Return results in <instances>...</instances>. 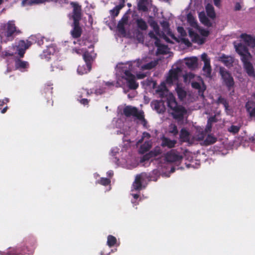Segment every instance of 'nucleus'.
<instances>
[{"label": "nucleus", "instance_id": "nucleus-7", "mask_svg": "<svg viewBox=\"0 0 255 255\" xmlns=\"http://www.w3.org/2000/svg\"><path fill=\"white\" fill-rule=\"evenodd\" d=\"M206 10L208 17L206 16L204 12H201L199 13V19L204 25L208 27L212 26L215 23V18L216 17L214 7L212 5L208 4L206 6Z\"/></svg>", "mask_w": 255, "mask_h": 255}, {"label": "nucleus", "instance_id": "nucleus-12", "mask_svg": "<svg viewBox=\"0 0 255 255\" xmlns=\"http://www.w3.org/2000/svg\"><path fill=\"white\" fill-rule=\"evenodd\" d=\"M31 43L27 40H21L18 42V44L16 45L15 47H13V52L10 53H7L6 52L5 55H13V54H16L17 53L18 55L21 57L23 56L25 50L27 49L31 45Z\"/></svg>", "mask_w": 255, "mask_h": 255}, {"label": "nucleus", "instance_id": "nucleus-17", "mask_svg": "<svg viewBox=\"0 0 255 255\" xmlns=\"http://www.w3.org/2000/svg\"><path fill=\"white\" fill-rule=\"evenodd\" d=\"M201 58L202 60L204 63V65L203 67V71L204 74L206 77H210L211 73V68L210 65V59L208 57L207 54L204 53L201 56Z\"/></svg>", "mask_w": 255, "mask_h": 255}, {"label": "nucleus", "instance_id": "nucleus-60", "mask_svg": "<svg viewBox=\"0 0 255 255\" xmlns=\"http://www.w3.org/2000/svg\"><path fill=\"white\" fill-rule=\"evenodd\" d=\"M7 109V107H5L3 109H2V110H1V113L2 114H4V113L6 112V111Z\"/></svg>", "mask_w": 255, "mask_h": 255}, {"label": "nucleus", "instance_id": "nucleus-2", "mask_svg": "<svg viewBox=\"0 0 255 255\" xmlns=\"http://www.w3.org/2000/svg\"><path fill=\"white\" fill-rule=\"evenodd\" d=\"M156 93L159 97L166 98L168 107L170 109V112L175 119L180 120L186 116L187 111L182 106L177 105L174 97L168 91L164 82L158 87Z\"/></svg>", "mask_w": 255, "mask_h": 255}, {"label": "nucleus", "instance_id": "nucleus-61", "mask_svg": "<svg viewBox=\"0 0 255 255\" xmlns=\"http://www.w3.org/2000/svg\"><path fill=\"white\" fill-rule=\"evenodd\" d=\"M162 174L163 176H165L166 177H168L169 176L168 174H166V173H162Z\"/></svg>", "mask_w": 255, "mask_h": 255}, {"label": "nucleus", "instance_id": "nucleus-59", "mask_svg": "<svg viewBox=\"0 0 255 255\" xmlns=\"http://www.w3.org/2000/svg\"><path fill=\"white\" fill-rule=\"evenodd\" d=\"M82 91H84V92H86V94L87 95H90V94L92 93V91H89V90L88 91H86V90L84 89H82Z\"/></svg>", "mask_w": 255, "mask_h": 255}, {"label": "nucleus", "instance_id": "nucleus-31", "mask_svg": "<svg viewBox=\"0 0 255 255\" xmlns=\"http://www.w3.org/2000/svg\"><path fill=\"white\" fill-rule=\"evenodd\" d=\"M248 111L252 116H255V97L252 101H249L246 104Z\"/></svg>", "mask_w": 255, "mask_h": 255}, {"label": "nucleus", "instance_id": "nucleus-54", "mask_svg": "<svg viewBox=\"0 0 255 255\" xmlns=\"http://www.w3.org/2000/svg\"><path fill=\"white\" fill-rule=\"evenodd\" d=\"M220 2H221V0H214V4L217 7H220V4H221Z\"/></svg>", "mask_w": 255, "mask_h": 255}, {"label": "nucleus", "instance_id": "nucleus-25", "mask_svg": "<svg viewBox=\"0 0 255 255\" xmlns=\"http://www.w3.org/2000/svg\"><path fill=\"white\" fill-rule=\"evenodd\" d=\"M193 142L195 140H202L204 139L205 134L203 129L201 127L195 128V131H193Z\"/></svg>", "mask_w": 255, "mask_h": 255}, {"label": "nucleus", "instance_id": "nucleus-1", "mask_svg": "<svg viewBox=\"0 0 255 255\" xmlns=\"http://www.w3.org/2000/svg\"><path fill=\"white\" fill-rule=\"evenodd\" d=\"M157 61L151 56L141 59L120 63L117 65L116 72L117 81L116 87H128L130 89H135L138 86L136 78L141 79L146 76V73L138 72V70L150 69L155 67Z\"/></svg>", "mask_w": 255, "mask_h": 255}, {"label": "nucleus", "instance_id": "nucleus-30", "mask_svg": "<svg viewBox=\"0 0 255 255\" xmlns=\"http://www.w3.org/2000/svg\"><path fill=\"white\" fill-rule=\"evenodd\" d=\"M153 109L155 110L157 113H160L163 112L165 110L163 103L161 101H154L151 104Z\"/></svg>", "mask_w": 255, "mask_h": 255}, {"label": "nucleus", "instance_id": "nucleus-11", "mask_svg": "<svg viewBox=\"0 0 255 255\" xmlns=\"http://www.w3.org/2000/svg\"><path fill=\"white\" fill-rule=\"evenodd\" d=\"M15 32H16V27L13 22L9 21L4 26V29L0 35L1 41L6 42L7 40H11Z\"/></svg>", "mask_w": 255, "mask_h": 255}, {"label": "nucleus", "instance_id": "nucleus-64", "mask_svg": "<svg viewBox=\"0 0 255 255\" xmlns=\"http://www.w3.org/2000/svg\"><path fill=\"white\" fill-rule=\"evenodd\" d=\"M131 202H132V203L133 204H134V203H135V202H134V201H133V200H132V201H131Z\"/></svg>", "mask_w": 255, "mask_h": 255}, {"label": "nucleus", "instance_id": "nucleus-47", "mask_svg": "<svg viewBox=\"0 0 255 255\" xmlns=\"http://www.w3.org/2000/svg\"><path fill=\"white\" fill-rule=\"evenodd\" d=\"M106 88H102V89L100 88L99 89H96L95 90V94L97 95H100L105 92Z\"/></svg>", "mask_w": 255, "mask_h": 255}, {"label": "nucleus", "instance_id": "nucleus-20", "mask_svg": "<svg viewBox=\"0 0 255 255\" xmlns=\"http://www.w3.org/2000/svg\"><path fill=\"white\" fill-rule=\"evenodd\" d=\"M176 91L178 98L180 100L185 101H187L188 102H192L193 101L192 99L190 98V95H187L186 92L180 85H177Z\"/></svg>", "mask_w": 255, "mask_h": 255}, {"label": "nucleus", "instance_id": "nucleus-4", "mask_svg": "<svg viewBox=\"0 0 255 255\" xmlns=\"http://www.w3.org/2000/svg\"><path fill=\"white\" fill-rule=\"evenodd\" d=\"M82 47L81 48H74L72 50L73 53H76L78 54L83 53V58L86 62V64L83 66H79L77 68V73L79 75H83L88 73L91 70V63L95 57V54L94 53L93 46L90 44L88 46V49H86L83 46L87 45L86 42L83 43V44H80Z\"/></svg>", "mask_w": 255, "mask_h": 255}, {"label": "nucleus", "instance_id": "nucleus-62", "mask_svg": "<svg viewBox=\"0 0 255 255\" xmlns=\"http://www.w3.org/2000/svg\"><path fill=\"white\" fill-rule=\"evenodd\" d=\"M174 171V168H171V172H173Z\"/></svg>", "mask_w": 255, "mask_h": 255}, {"label": "nucleus", "instance_id": "nucleus-45", "mask_svg": "<svg viewBox=\"0 0 255 255\" xmlns=\"http://www.w3.org/2000/svg\"><path fill=\"white\" fill-rule=\"evenodd\" d=\"M110 182V180L108 178H102L99 183L102 185H106L109 184Z\"/></svg>", "mask_w": 255, "mask_h": 255}, {"label": "nucleus", "instance_id": "nucleus-15", "mask_svg": "<svg viewBox=\"0 0 255 255\" xmlns=\"http://www.w3.org/2000/svg\"><path fill=\"white\" fill-rule=\"evenodd\" d=\"M147 178L146 175L145 174H141L137 175L135 177V180L133 183L131 191L133 190H140L143 187L146 182Z\"/></svg>", "mask_w": 255, "mask_h": 255}, {"label": "nucleus", "instance_id": "nucleus-6", "mask_svg": "<svg viewBox=\"0 0 255 255\" xmlns=\"http://www.w3.org/2000/svg\"><path fill=\"white\" fill-rule=\"evenodd\" d=\"M123 114L127 117L132 116L134 118L136 123L142 125L144 127H146V121L144 118L143 113L141 111L131 106H127L122 109Z\"/></svg>", "mask_w": 255, "mask_h": 255}, {"label": "nucleus", "instance_id": "nucleus-34", "mask_svg": "<svg viewBox=\"0 0 255 255\" xmlns=\"http://www.w3.org/2000/svg\"><path fill=\"white\" fill-rule=\"evenodd\" d=\"M149 4L148 0H139L138 2V9L145 11L147 9Z\"/></svg>", "mask_w": 255, "mask_h": 255}, {"label": "nucleus", "instance_id": "nucleus-26", "mask_svg": "<svg viewBox=\"0 0 255 255\" xmlns=\"http://www.w3.org/2000/svg\"><path fill=\"white\" fill-rule=\"evenodd\" d=\"M181 158V157L173 150L168 152L165 157V160L169 162L179 160Z\"/></svg>", "mask_w": 255, "mask_h": 255}, {"label": "nucleus", "instance_id": "nucleus-42", "mask_svg": "<svg viewBox=\"0 0 255 255\" xmlns=\"http://www.w3.org/2000/svg\"><path fill=\"white\" fill-rule=\"evenodd\" d=\"M63 69V66L60 63H55L52 64L51 67V71H54L56 70H61Z\"/></svg>", "mask_w": 255, "mask_h": 255}, {"label": "nucleus", "instance_id": "nucleus-63", "mask_svg": "<svg viewBox=\"0 0 255 255\" xmlns=\"http://www.w3.org/2000/svg\"><path fill=\"white\" fill-rule=\"evenodd\" d=\"M155 173L156 174L158 172L157 170H154L153 173Z\"/></svg>", "mask_w": 255, "mask_h": 255}, {"label": "nucleus", "instance_id": "nucleus-49", "mask_svg": "<svg viewBox=\"0 0 255 255\" xmlns=\"http://www.w3.org/2000/svg\"><path fill=\"white\" fill-rule=\"evenodd\" d=\"M115 83L114 82H107L104 84V86L108 88H111L114 86Z\"/></svg>", "mask_w": 255, "mask_h": 255}, {"label": "nucleus", "instance_id": "nucleus-37", "mask_svg": "<svg viewBox=\"0 0 255 255\" xmlns=\"http://www.w3.org/2000/svg\"><path fill=\"white\" fill-rule=\"evenodd\" d=\"M136 22L137 27L141 30H145L147 27L146 22L141 18L137 19Z\"/></svg>", "mask_w": 255, "mask_h": 255}, {"label": "nucleus", "instance_id": "nucleus-33", "mask_svg": "<svg viewBox=\"0 0 255 255\" xmlns=\"http://www.w3.org/2000/svg\"><path fill=\"white\" fill-rule=\"evenodd\" d=\"M15 66L16 69H18L21 71L24 70L28 67L27 62L21 61L19 59L15 60Z\"/></svg>", "mask_w": 255, "mask_h": 255}, {"label": "nucleus", "instance_id": "nucleus-39", "mask_svg": "<svg viewBox=\"0 0 255 255\" xmlns=\"http://www.w3.org/2000/svg\"><path fill=\"white\" fill-rule=\"evenodd\" d=\"M116 243L117 239L115 237L112 235L108 236L107 238V245L108 246L110 247H113L116 244Z\"/></svg>", "mask_w": 255, "mask_h": 255}, {"label": "nucleus", "instance_id": "nucleus-5", "mask_svg": "<svg viewBox=\"0 0 255 255\" xmlns=\"http://www.w3.org/2000/svg\"><path fill=\"white\" fill-rule=\"evenodd\" d=\"M234 46L236 51L241 56V59L244 63V68L249 76L253 77H255V72L253 65L250 62L252 58L251 54L246 46L242 43H234Z\"/></svg>", "mask_w": 255, "mask_h": 255}, {"label": "nucleus", "instance_id": "nucleus-53", "mask_svg": "<svg viewBox=\"0 0 255 255\" xmlns=\"http://www.w3.org/2000/svg\"><path fill=\"white\" fill-rule=\"evenodd\" d=\"M80 102L84 105H86L88 103V101L87 99H83L80 100Z\"/></svg>", "mask_w": 255, "mask_h": 255}, {"label": "nucleus", "instance_id": "nucleus-19", "mask_svg": "<svg viewBox=\"0 0 255 255\" xmlns=\"http://www.w3.org/2000/svg\"><path fill=\"white\" fill-rule=\"evenodd\" d=\"M113 124L115 125L117 128L120 129V130L117 131L118 134H128L127 126L124 123L122 120L119 118H114L113 121Z\"/></svg>", "mask_w": 255, "mask_h": 255}, {"label": "nucleus", "instance_id": "nucleus-41", "mask_svg": "<svg viewBox=\"0 0 255 255\" xmlns=\"http://www.w3.org/2000/svg\"><path fill=\"white\" fill-rule=\"evenodd\" d=\"M234 9L235 11H240L244 10V3L243 1H236L234 4Z\"/></svg>", "mask_w": 255, "mask_h": 255}, {"label": "nucleus", "instance_id": "nucleus-22", "mask_svg": "<svg viewBox=\"0 0 255 255\" xmlns=\"http://www.w3.org/2000/svg\"><path fill=\"white\" fill-rule=\"evenodd\" d=\"M242 40L248 46L254 47L255 46V38L250 35L242 34L241 36Z\"/></svg>", "mask_w": 255, "mask_h": 255}, {"label": "nucleus", "instance_id": "nucleus-13", "mask_svg": "<svg viewBox=\"0 0 255 255\" xmlns=\"http://www.w3.org/2000/svg\"><path fill=\"white\" fill-rule=\"evenodd\" d=\"M181 72V69L179 67L176 66L173 67L166 77V83L170 86L176 83Z\"/></svg>", "mask_w": 255, "mask_h": 255}, {"label": "nucleus", "instance_id": "nucleus-44", "mask_svg": "<svg viewBox=\"0 0 255 255\" xmlns=\"http://www.w3.org/2000/svg\"><path fill=\"white\" fill-rule=\"evenodd\" d=\"M215 122V117H211L209 119L208 121V124L207 125V127L206 128V131L208 132L210 130L211 128V123Z\"/></svg>", "mask_w": 255, "mask_h": 255}, {"label": "nucleus", "instance_id": "nucleus-32", "mask_svg": "<svg viewBox=\"0 0 255 255\" xmlns=\"http://www.w3.org/2000/svg\"><path fill=\"white\" fill-rule=\"evenodd\" d=\"M128 20V16L127 14H125L121 21H119L118 25V28L119 31L122 34L125 33L124 26L127 23Z\"/></svg>", "mask_w": 255, "mask_h": 255}, {"label": "nucleus", "instance_id": "nucleus-57", "mask_svg": "<svg viewBox=\"0 0 255 255\" xmlns=\"http://www.w3.org/2000/svg\"><path fill=\"white\" fill-rule=\"evenodd\" d=\"M107 174L108 176L111 177L113 175V172L112 171L110 170L107 172Z\"/></svg>", "mask_w": 255, "mask_h": 255}, {"label": "nucleus", "instance_id": "nucleus-50", "mask_svg": "<svg viewBox=\"0 0 255 255\" xmlns=\"http://www.w3.org/2000/svg\"><path fill=\"white\" fill-rule=\"evenodd\" d=\"M45 41H47V39L44 37H42L40 40L38 41V43L39 45L43 44Z\"/></svg>", "mask_w": 255, "mask_h": 255}, {"label": "nucleus", "instance_id": "nucleus-14", "mask_svg": "<svg viewBox=\"0 0 255 255\" xmlns=\"http://www.w3.org/2000/svg\"><path fill=\"white\" fill-rule=\"evenodd\" d=\"M150 137V136L149 133L147 132H143L141 138L137 142V145H138L142 142H144V143L140 146L139 148L140 152L144 153L149 150L150 148L151 144L149 141Z\"/></svg>", "mask_w": 255, "mask_h": 255}, {"label": "nucleus", "instance_id": "nucleus-3", "mask_svg": "<svg viewBox=\"0 0 255 255\" xmlns=\"http://www.w3.org/2000/svg\"><path fill=\"white\" fill-rule=\"evenodd\" d=\"M187 21L192 28H189L188 32L190 37L193 42L198 44H203L209 34V31L203 28H200L195 17L191 13L187 15Z\"/></svg>", "mask_w": 255, "mask_h": 255}, {"label": "nucleus", "instance_id": "nucleus-28", "mask_svg": "<svg viewBox=\"0 0 255 255\" xmlns=\"http://www.w3.org/2000/svg\"><path fill=\"white\" fill-rule=\"evenodd\" d=\"M54 52L55 48L53 46H48L47 49L44 50L42 54H41V58L48 60L51 58V56L53 55Z\"/></svg>", "mask_w": 255, "mask_h": 255}, {"label": "nucleus", "instance_id": "nucleus-27", "mask_svg": "<svg viewBox=\"0 0 255 255\" xmlns=\"http://www.w3.org/2000/svg\"><path fill=\"white\" fill-rule=\"evenodd\" d=\"M216 59L228 67L231 66L233 62V58L232 57L227 56L224 54L217 56Z\"/></svg>", "mask_w": 255, "mask_h": 255}, {"label": "nucleus", "instance_id": "nucleus-9", "mask_svg": "<svg viewBox=\"0 0 255 255\" xmlns=\"http://www.w3.org/2000/svg\"><path fill=\"white\" fill-rule=\"evenodd\" d=\"M184 81L186 83L190 82L193 88L198 89L199 95L203 96V91L205 90V86L199 76L189 73L184 76Z\"/></svg>", "mask_w": 255, "mask_h": 255}, {"label": "nucleus", "instance_id": "nucleus-48", "mask_svg": "<svg viewBox=\"0 0 255 255\" xmlns=\"http://www.w3.org/2000/svg\"><path fill=\"white\" fill-rule=\"evenodd\" d=\"M7 255H18V253H17L14 249H12L10 251L7 253Z\"/></svg>", "mask_w": 255, "mask_h": 255}, {"label": "nucleus", "instance_id": "nucleus-16", "mask_svg": "<svg viewBox=\"0 0 255 255\" xmlns=\"http://www.w3.org/2000/svg\"><path fill=\"white\" fill-rule=\"evenodd\" d=\"M150 37L154 39V43L157 47V54H166L169 51V48L164 44L160 43V40L158 39V37L155 36L153 32L149 33Z\"/></svg>", "mask_w": 255, "mask_h": 255}, {"label": "nucleus", "instance_id": "nucleus-52", "mask_svg": "<svg viewBox=\"0 0 255 255\" xmlns=\"http://www.w3.org/2000/svg\"><path fill=\"white\" fill-rule=\"evenodd\" d=\"M119 149L117 147H115L112 149L111 153L113 154V155H115L117 153L119 152Z\"/></svg>", "mask_w": 255, "mask_h": 255}, {"label": "nucleus", "instance_id": "nucleus-40", "mask_svg": "<svg viewBox=\"0 0 255 255\" xmlns=\"http://www.w3.org/2000/svg\"><path fill=\"white\" fill-rule=\"evenodd\" d=\"M241 127L240 124L232 125L228 128V131L232 133H236L239 131Z\"/></svg>", "mask_w": 255, "mask_h": 255}, {"label": "nucleus", "instance_id": "nucleus-21", "mask_svg": "<svg viewBox=\"0 0 255 255\" xmlns=\"http://www.w3.org/2000/svg\"><path fill=\"white\" fill-rule=\"evenodd\" d=\"M177 31L180 34V40L179 42L181 44H185L187 47L190 46L191 43L189 39L186 38V33L184 28L182 27H178Z\"/></svg>", "mask_w": 255, "mask_h": 255}, {"label": "nucleus", "instance_id": "nucleus-8", "mask_svg": "<svg viewBox=\"0 0 255 255\" xmlns=\"http://www.w3.org/2000/svg\"><path fill=\"white\" fill-rule=\"evenodd\" d=\"M71 4L73 8L72 17L74 20V28L71 33L73 37L76 38L79 37L81 33V29L78 25V21L81 17V7L74 2H71Z\"/></svg>", "mask_w": 255, "mask_h": 255}, {"label": "nucleus", "instance_id": "nucleus-23", "mask_svg": "<svg viewBox=\"0 0 255 255\" xmlns=\"http://www.w3.org/2000/svg\"><path fill=\"white\" fill-rule=\"evenodd\" d=\"M161 150L160 147L157 146L155 148L154 150L151 151L148 154H146L143 156L140 160L141 163L145 162V161H148L151 157L155 156L160 153Z\"/></svg>", "mask_w": 255, "mask_h": 255}, {"label": "nucleus", "instance_id": "nucleus-55", "mask_svg": "<svg viewBox=\"0 0 255 255\" xmlns=\"http://www.w3.org/2000/svg\"><path fill=\"white\" fill-rule=\"evenodd\" d=\"M120 164L122 165L123 166H125V167H126L129 168L134 167L136 166V165H133V166H128V165H125V164L124 163H122L121 162H120Z\"/></svg>", "mask_w": 255, "mask_h": 255}, {"label": "nucleus", "instance_id": "nucleus-24", "mask_svg": "<svg viewBox=\"0 0 255 255\" xmlns=\"http://www.w3.org/2000/svg\"><path fill=\"white\" fill-rule=\"evenodd\" d=\"M180 137L182 141L187 142L189 143L193 142V135L190 134L185 129H182Z\"/></svg>", "mask_w": 255, "mask_h": 255}, {"label": "nucleus", "instance_id": "nucleus-43", "mask_svg": "<svg viewBox=\"0 0 255 255\" xmlns=\"http://www.w3.org/2000/svg\"><path fill=\"white\" fill-rule=\"evenodd\" d=\"M216 141V138L215 137L211 135H209L206 138L205 142L206 144H209L215 142Z\"/></svg>", "mask_w": 255, "mask_h": 255}, {"label": "nucleus", "instance_id": "nucleus-51", "mask_svg": "<svg viewBox=\"0 0 255 255\" xmlns=\"http://www.w3.org/2000/svg\"><path fill=\"white\" fill-rule=\"evenodd\" d=\"M9 102V100L7 98H5L2 100H0V107L2 106L4 104Z\"/></svg>", "mask_w": 255, "mask_h": 255}, {"label": "nucleus", "instance_id": "nucleus-18", "mask_svg": "<svg viewBox=\"0 0 255 255\" xmlns=\"http://www.w3.org/2000/svg\"><path fill=\"white\" fill-rule=\"evenodd\" d=\"M220 73L225 84L229 88L233 87L234 85V81L230 74L226 70L221 69Z\"/></svg>", "mask_w": 255, "mask_h": 255}, {"label": "nucleus", "instance_id": "nucleus-29", "mask_svg": "<svg viewBox=\"0 0 255 255\" xmlns=\"http://www.w3.org/2000/svg\"><path fill=\"white\" fill-rule=\"evenodd\" d=\"M184 60L185 64L190 69H195L198 66V58L196 57L186 58Z\"/></svg>", "mask_w": 255, "mask_h": 255}, {"label": "nucleus", "instance_id": "nucleus-35", "mask_svg": "<svg viewBox=\"0 0 255 255\" xmlns=\"http://www.w3.org/2000/svg\"><path fill=\"white\" fill-rule=\"evenodd\" d=\"M217 104L224 108L228 114H230V110L228 109V104L224 99L219 98Z\"/></svg>", "mask_w": 255, "mask_h": 255}, {"label": "nucleus", "instance_id": "nucleus-56", "mask_svg": "<svg viewBox=\"0 0 255 255\" xmlns=\"http://www.w3.org/2000/svg\"><path fill=\"white\" fill-rule=\"evenodd\" d=\"M148 82L149 83H150V84L147 83V84H148V85H152V87H153V88H154V87H155V83L154 82L152 81H149V80H148Z\"/></svg>", "mask_w": 255, "mask_h": 255}, {"label": "nucleus", "instance_id": "nucleus-10", "mask_svg": "<svg viewBox=\"0 0 255 255\" xmlns=\"http://www.w3.org/2000/svg\"><path fill=\"white\" fill-rule=\"evenodd\" d=\"M150 25L153 29V31L152 32H153L155 36L157 37H159V38H163L165 39L164 35L166 34H169L173 37V35L170 31L168 27V23L167 21H163V22H161V25L163 29V31L161 32L159 31L158 25L155 22H151Z\"/></svg>", "mask_w": 255, "mask_h": 255}, {"label": "nucleus", "instance_id": "nucleus-46", "mask_svg": "<svg viewBox=\"0 0 255 255\" xmlns=\"http://www.w3.org/2000/svg\"><path fill=\"white\" fill-rule=\"evenodd\" d=\"M170 132L175 134L178 132L176 127L174 125H171L170 126Z\"/></svg>", "mask_w": 255, "mask_h": 255}, {"label": "nucleus", "instance_id": "nucleus-36", "mask_svg": "<svg viewBox=\"0 0 255 255\" xmlns=\"http://www.w3.org/2000/svg\"><path fill=\"white\" fill-rule=\"evenodd\" d=\"M176 141L175 140L169 139L167 138L164 137L162 139V146H167L168 147H172L174 146Z\"/></svg>", "mask_w": 255, "mask_h": 255}, {"label": "nucleus", "instance_id": "nucleus-38", "mask_svg": "<svg viewBox=\"0 0 255 255\" xmlns=\"http://www.w3.org/2000/svg\"><path fill=\"white\" fill-rule=\"evenodd\" d=\"M124 4H120L116 6L114 9L111 10V14L113 16H116L118 15L120 10L123 7Z\"/></svg>", "mask_w": 255, "mask_h": 255}, {"label": "nucleus", "instance_id": "nucleus-58", "mask_svg": "<svg viewBox=\"0 0 255 255\" xmlns=\"http://www.w3.org/2000/svg\"><path fill=\"white\" fill-rule=\"evenodd\" d=\"M131 195L133 196L134 199H136L138 198V195L136 194H131Z\"/></svg>", "mask_w": 255, "mask_h": 255}]
</instances>
